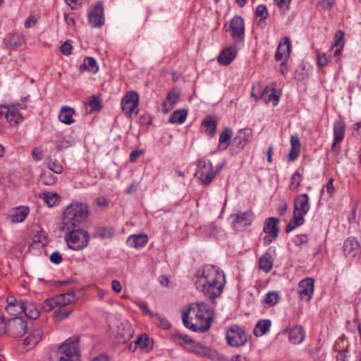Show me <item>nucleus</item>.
<instances>
[{
	"label": "nucleus",
	"mask_w": 361,
	"mask_h": 361,
	"mask_svg": "<svg viewBox=\"0 0 361 361\" xmlns=\"http://www.w3.org/2000/svg\"><path fill=\"white\" fill-rule=\"evenodd\" d=\"M153 341L151 340L147 334L140 335L135 341V346L133 349V352H135L137 348H139L146 352H149L152 349Z\"/></svg>",
	"instance_id": "5701e85b"
},
{
	"label": "nucleus",
	"mask_w": 361,
	"mask_h": 361,
	"mask_svg": "<svg viewBox=\"0 0 361 361\" xmlns=\"http://www.w3.org/2000/svg\"><path fill=\"white\" fill-rule=\"evenodd\" d=\"M133 335V331L129 323L124 322L118 326L116 338L119 342H126L131 338Z\"/></svg>",
	"instance_id": "6ab92c4d"
},
{
	"label": "nucleus",
	"mask_w": 361,
	"mask_h": 361,
	"mask_svg": "<svg viewBox=\"0 0 361 361\" xmlns=\"http://www.w3.org/2000/svg\"><path fill=\"white\" fill-rule=\"evenodd\" d=\"M114 234V231L110 227H98L94 233V237L101 238H109Z\"/></svg>",
	"instance_id": "58836bf2"
},
{
	"label": "nucleus",
	"mask_w": 361,
	"mask_h": 361,
	"mask_svg": "<svg viewBox=\"0 0 361 361\" xmlns=\"http://www.w3.org/2000/svg\"><path fill=\"white\" fill-rule=\"evenodd\" d=\"M30 209L26 206H20L15 208L13 213L9 216L11 221L13 223L23 222L25 221L28 214Z\"/></svg>",
	"instance_id": "393cba45"
},
{
	"label": "nucleus",
	"mask_w": 361,
	"mask_h": 361,
	"mask_svg": "<svg viewBox=\"0 0 361 361\" xmlns=\"http://www.w3.org/2000/svg\"><path fill=\"white\" fill-rule=\"evenodd\" d=\"M172 337L173 340L180 345H190L191 343H193V339H192L190 336L178 331L174 333L172 335Z\"/></svg>",
	"instance_id": "e433bc0d"
},
{
	"label": "nucleus",
	"mask_w": 361,
	"mask_h": 361,
	"mask_svg": "<svg viewBox=\"0 0 361 361\" xmlns=\"http://www.w3.org/2000/svg\"><path fill=\"white\" fill-rule=\"evenodd\" d=\"M233 227L235 230L240 231L251 224L254 215L252 211H246L235 214H232Z\"/></svg>",
	"instance_id": "ddd939ff"
},
{
	"label": "nucleus",
	"mask_w": 361,
	"mask_h": 361,
	"mask_svg": "<svg viewBox=\"0 0 361 361\" xmlns=\"http://www.w3.org/2000/svg\"><path fill=\"white\" fill-rule=\"evenodd\" d=\"M80 71L81 72L88 71L93 73H97L99 71V66L95 59L90 56L86 57L84 59L83 63L80 66Z\"/></svg>",
	"instance_id": "7c9ffc66"
},
{
	"label": "nucleus",
	"mask_w": 361,
	"mask_h": 361,
	"mask_svg": "<svg viewBox=\"0 0 361 361\" xmlns=\"http://www.w3.org/2000/svg\"><path fill=\"white\" fill-rule=\"evenodd\" d=\"M251 135L250 129H241L238 131L236 137L234 138V142L239 149H243L248 140Z\"/></svg>",
	"instance_id": "2f4dec72"
},
{
	"label": "nucleus",
	"mask_w": 361,
	"mask_h": 361,
	"mask_svg": "<svg viewBox=\"0 0 361 361\" xmlns=\"http://www.w3.org/2000/svg\"><path fill=\"white\" fill-rule=\"evenodd\" d=\"M179 97L178 91L175 90L170 91L162 104L163 113L168 114L177 103Z\"/></svg>",
	"instance_id": "aec40b11"
},
{
	"label": "nucleus",
	"mask_w": 361,
	"mask_h": 361,
	"mask_svg": "<svg viewBox=\"0 0 361 361\" xmlns=\"http://www.w3.org/2000/svg\"><path fill=\"white\" fill-rule=\"evenodd\" d=\"M255 16L260 18V21L267 19L268 16V12L266 6L264 4L257 6L255 10Z\"/></svg>",
	"instance_id": "8fccbe9b"
},
{
	"label": "nucleus",
	"mask_w": 361,
	"mask_h": 361,
	"mask_svg": "<svg viewBox=\"0 0 361 361\" xmlns=\"http://www.w3.org/2000/svg\"><path fill=\"white\" fill-rule=\"evenodd\" d=\"M89 216V207L82 202H71L65 209L62 219V230L82 227Z\"/></svg>",
	"instance_id": "7ed1b4c3"
},
{
	"label": "nucleus",
	"mask_w": 361,
	"mask_h": 361,
	"mask_svg": "<svg viewBox=\"0 0 361 361\" xmlns=\"http://www.w3.org/2000/svg\"><path fill=\"white\" fill-rule=\"evenodd\" d=\"M40 341L36 340L34 338L32 335H28L23 341V344L25 345L34 347Z\"/></svg>",
	"instance_id": "052dcab7"
},
{
	"label": "nucleus",
	"mask_w": 361,
	"mask_h": 361,
	"mask_svg": "<svg viewBox=\"0 0 361 361\" xmlns=\"http://www.w3.org/2000/svg\"><path fill=\"white\" fill-rule=\"evenodd\" d=\"M222 166L221 165L216 170L214 171L212 164L209 160L200 159L197 162L198 170L196 172V176H197L198 180L202 185L205 186L209 185Z\"/></svg>",
	"instance_id": "423d86ee"
},
{
	"label": "nucleus",
	"mask_w": 361,
	"mask_h": 361,
	"mask_svg": "<svg viewBox=\"0 0 361 361\" xmlns=\"http://www.w3.org/2000/svg\"><path fill=\"white\" fill-rule=\"evenodd\" d=\"M226 339L229 345L240 347L247 343V337L243 328L238 325H231L227 329Z\"/></svg>",
	"instance_id": "0eeeda50"
},
{
	"label": "nucleus",
	"mask_w": 361,
	"mask_h": 361,
	"mask_svg": "<svg viewBox=\"0 0 361 361\" xmlns=\"http://www.w3.org/2000/svg\"><path fill=\"white\" fill-rule=\"evenodd\" d=\"M343 249L345 257L351 259L358 253L360 243L355 238L349 237L344 241Z\"/></svg>",
	"instance_id": "dca6fc26"
},
{
	"label": "nucleus",
	"mask_w": 361,
	"mask_h": 361,
	"mask_svg": "<svg viewBox=\"0 0 361 361\" xmlns=\"http://www.w3.org/2000/svg\"><path fill=\"white\" fill-rule=\"evenodd\" d=\"M32 241L34 243H39L42 245L47 243V238L43 234H36L33 236Z\"/></svg>",
	"instance_id": "680f3d73"
},
{
	"label": "nucleus",
	"mask_w": 361,
	"mask_h": 361,
	"mask_svg": "<svg viewBox=\"0 0 361 361\" xmlns=\"http://www.w3.org/2000/svg\"><path fill=\"white\" fill-rule=\"evenodd\" d=\"M271 325L270 319H262L259 321L255 326L254 334L256 336H262L267 334Z\"/></svg>",
	"instance_id": "72a5a7b5"
},
{
	"label": "nucleus",
	"mask_w": 361,
	"mask_h": 361,
	"mask_svg": "<svg viewBox=\"0 0 361 361\" xmlns=\"http://www.w3.org/2000/svg\"><path fill=\"white\" fill-rule=\"evenodd\" d=\"M268 94L264 97V102L265 103H268L270 102H273L274 106H276L279 103V97L277 96L274 92V90L271 88V90H268Z\"/></svg>",
	"instance_id": "603ef678"
},
{
	"label": "nucleus",
	"mask_w": 361,
	"mask_h": 361,
	"mask_svg": "<svg viewBox=\"0 0 361 361\" xmlns=\"http://www.w3.org/2000/svg\"><path fill=\"white\" fill-rule=\"evenodd\" d=\"M72 51V45L70 43V41H66L61 46V51L66 56H68L71 54Z\"/></svg>",
	"instance_id": "bf43d9fd"
},
{
	"label": "nucleus",
	"mask_w": 361,
	"mask_h": 361,
	"mask_svg": "<svg viewBox=\"0 0 361 361\" xmlns=\"http://www.w3.org/2000/svg\"><path fill=\"white\" fill-rule=\"evenodd\" d=\"M300 149L296 147H290V152L288 153V159L290 161H293L298 158L300 154Z\"/></svg>",
	"instance_id": "0e129e2a"
},
{
	"label": "nucleus",
	"mask_w": 361,
	"mask_h": 361,
	"mask_svg": "<svg viewBox=\"0 0 361 361\" xmlns=\"http://www.w3.org/2000/svg\"><path fill=\"white\" fill-rule=\"evenodd\" d=\"M202 127L205 133L213 137L216 128V121L211 116L207 115L202 122Z\"/></svg>",
	"instance_id": "c756f323"
},
{
	"label": "nucleus",
	"mask_w": 361,
	"mask_h": 361,
	"mask_svg": "<svg viewBox=\"0 0 361 361\" xmlns=\"http://www.w3.org/2000/svg\"><path fill=\"white\" fill-rule=\"evenodd\" d=\"M336 361H348L347 350H342L336 355Z\"/></svg>",
	"instance_id": "774afa93"
},
{
	"label": "nucleus",
	"mask_w": 361,
	"mask_h": 361,
	"mask_svg": "<svg viewBox=\"0 0 361 361\" xmlns=\"http://www.w3.org/2000/svg\"><path fill=\"white\" fill-rule=\"evenodd\" d=\"M75 114L73 108L63 106L59 111L58 118L61 123L71 125L75 122V119L73 118Z\"/></svg>",
	"instance_id": "4be33fe9"
},
{
	"label": "nucleus",
	"mask_w": 361,
	"mask_h": 361,
	"mask_svg": "<svg viewBox=\"0 0 361 361\" xmlns=\"http://www.w3.org/2000/svg\"><path fill=\"white\" fill-rule=\"evenodd\" d=\"M139 94L135 91H130L121 100L122 111L128 117L131 118L133 114H138Z\"/></svg>",
	"instance_id": "6e6552de"
},
{
	"label": "nucleus",
	"mask_w": 361,
	"mask_h": 361,
	"mask_svg": "<svg viewBox=\"0 0 361 361\" xmlns=\"http://www.w3.org/2000/svg\"><path fill=\"white\" fill-rule=\"evenodd\" d=\"M62 231L65 232V240L70 249L78 251L83 250L88 245L90 235L82 227Z\"/></svg>",
	"instance_id": "20e7f679"
},
{
	"label": "nucleus",
	"mask_w": 361,
	"mask_h": 361,
	"mask_svg": "<svg viewBox=\"0 0 361 361\" xmlns=\"http://www.w3.org/2000/svg\"><path fill=\"white\" fill-rule=\"evenodd\" d=\"M47 164H48V168L51 172L53 171L55 173H59V174L62 173L63 166L59 162L51 161Z\"/></svg>",
	"instance_id": "4d7b16f0"
},
{
	"label": "nucleus",
	"mask_w": 361,
	"mask_h": 361,
	"mask_svg": "<svg viewBox=\"0 0 361 361\" xmlns=\"http://www.w3.org/2000/svg\"><path fill=\"white\" fill-rule=\"evenodd\" d=\"M41 197L49 207H54L60 202V198L56 193L45 192L41 195Z\"/></svg>",
	"instance_id": "4c0bfd02"
},
{
	"label": "nucleus",
	"mask_w": 361,
	"mask_h": 361,
	"mask_svg": "<svg viewBox=\"0 0 361 361\" xmlns=\"http://www.w3.org/2000/svg\"><path fill=\"white\" fill-rule=\"evenodd\" d=\"M49 259L52 263L56 264L61 263L62 261V257L61 254L58 252H54L51 253Z\"/></svg>",
	"instance_id": "69168bd1"
},
{
	"label": "nucleus",
	"mask_w": 361,
	"mask_h": 361,
	"mask_svg": "<svg viewBox=\"0 0 361 361\" xmlns=\"http://www.w3.org/2000/svg\"><path fill=\"white\" fill-rule=\"evenodd\" d=\"M6 311L11 315L16 316L23 312L22 305H16L14 306L7 305Z\"/></svg>",
	"instance_id": "864d4df0"
},
{
	"label": "nucleus",
	"mask_w": 361,
	"mask_h": 361,
	"mask_svg": "<svg viewBox=\"0 0 361 361\" xmlns=\"http://www.w3.org/2000/svg\"><path fill=\"white\" fill-rule=\"evenodd\" d=\"M62 308L63 307L59 308V310L54 312L55 318L57 321H62L68 317L72 312V310H65Z\"/></svg>",
	"instance_id": "6e6d98bb"
},
{
	"label": "nucleus",
	"mask_w": 361,
	"mask_h": 361,
	"mask_svg": "<svg viewBox=\"0 0 361 361\" xmlns=\"http://www.w3.org/2000/svg\"><path fill=\"white\" fill-rule=\"evenodd\" d=\"M56 305L59 308L63 307L75 300V291L69 290L55 297Z\"/></svg>",
	"instance_id": "c85d7f7f"
},
{
	"label": "nucleus",
	"mask_w": 361,
	"mask_h": 361,
	"mask_svg": "<svg viewBox=\"0 0 361 361\" xmlns=\"http://www.w3.org/2000/svg\"><path fill=\"white\" fill-rule=\"evenodd\" d=\"M305 333L302 326L296 325L289 331V341L293 344H299L305 339Z\"/></svg>",
	"instance_id": "b1692460"
},
{
	"label": "nucleus",
	"mask_w": 361,
	"mask_h": 361,
	"mask_svg": "<svg viewBox=\"0 0 361 361\" xmlns=\"http://www.w3.org/2000/svg\"><path fill=\"white\" fill-rule=\"evenodd\" d=\"M154 317L156 318V323L164 329H169L171 327L169 322L159 314H155Z\"/></svg>",
	"instance_id": "3c124183"
},
{
	"label": "nucleus",
	"mask_w": 361,
	"mask_h": 361,
	"mask_svg": "<svg viewBox=\"0 0 361 361\" xmlns=\"http://www.w3.org/2000/svg\"><path fill=\"white\" fill-rule=\"evenodd\" d=\"M3 116L11 126H16L23 120V116L16 105L0 106V117Z\"/></svg>",
	"instance_id": "9d476101"
},
{
	"label": "nucleus",
	"mask_w": 361,
	"mask_h": 361,
	"mask_svg": "<svg viewBox=\"0 0 361 361\" xmlns=\"http://www.w3.org/2000/svg\"><path fill=\"white\" fill-rule=\"evenodd\" d=\"M80 338L74 336L68 338L59 348L57 361H77L80 358L78 343Z\"/></svg>",
	"instance_id": "39448f33"
},
{
	"label": "nucleus",
	"mask_w": 361,
	"mask_h": 361,
	"mask_svg": "<svg viewBox=\"0 0 361 361\" xmlns=\"http://www.w3.org/2000/svg\"><path fill=\"white\" fill-rule=\"evenodd\" d=\"M302 180V175L298 171H295L290 178V189L293 190L300 187Z\"/></svg>",
	"instance_id": "de8ad7c7"
},
{
	"label": "nucleus",
	"mask_w": 361,
	"mask_h": 361,
	"mask_svg": "<svg viewBox=\"0 0 361 361\" xmlns=\"http://www.w3.org/2000/svg\"><path fill=\"white\" fill-rule=\"evenodd\" d=\"M56 180L57 178L50 171L43 172L40 176L41 183L46 185H54Z\"/></svg>",
	"instance_id": "a19ab883"
},
{
	"label": "nucleus",
	"mask_w": 361,
	"mask_h": 361,
	"mask_svg": "<svg viewBox=\"0 0 361 361\" xmlns=\"http://www.w3.org/2000/svg\"><path fill=\"white\" fill-rule=\"evenodd\" d=\"M279 300V295L277 291H271L266 294L264 302L269 307L275 305Z\"/></svg>",
	"instance_id": "a18cd8bd"
},
{
	"label": "nucleus",
	"mask_w": 361,
	"mask_h": 361,
	"mask_svg": "<svg viewBox=\"0 0 361 361\" xmlns=\"http://www.w3.org/2000/svg\"><path fill=\"white\" fill-rule=\"evenodd\" d=\"M259 267L260 269L266 273L270 271L273 267V263L267 255H264L259 258Z\"/></svg>",
	"instance_id": "37998d69"
},
{
	"label": "nucleus",
	"mask_w": 361,
	"mask_h": 361,
	"mask_svg": "<svg viewBox=\"0 0 361 361\" xmlns=\"http://www.w3.org/2000/svg\"><path fill=\"white\" fill-rule=\"evenodd\" d=\"M8 333L14 337H21L27 331L28 323L22 317H16L7 322Z\"/></svg>",
	"instance_id": "1a4fd4ad"
},
{
	"label": "nucleus",
	"mask_w": 361,
	"mask_h": 361,
	"mask_svg": "<svg viewBox=\"0 0 361 361\" xmlns=\"http://www.w3.org/2000/svg\"><path fill=\"white\" fill-rule=\"evenodd\" d=\"M329 59L324 53H317V64L319 67H324L327 65Z\"/></svg>",
	"instance_id": "13d9d810"
},
{
	"label": "nucleus",
	"mask_w": 361,
	"mask_h": 361,
	"mask_svg": "<svg viewBox=\"0 0 361 361\" xmlns=\"http://www.w3.org/2000/svg\"><path fill=\"white\" fill-rule=\"evenodd\" d=\"M314 281L312 278H307L300 281L298 293L300 299L310 301L314 293Z\"/></svg>",
	"instance_id": "4468645a"
},
{
	"label": "nucleus",
	"mask_w": 361,
	"mask_h": 361,
	"mask_svg": "<svg viewBox=\"0 0 361 361\" xmlns=\"http://www.w3.org/2000/svg\"><path fill=\"white\" fill-rule=\"evenodd\" d=\"M271 90V87H268L267 85L264 86L259 82L255 83L252 85L251 95L256 100L264 99V97L268 94L269 92Z\"/></svg>",
	"instance_id": "cd10ccee"
},
{
	"label": "nucleus",
	"mask_w": 361,
	"mask_h": 361,
	"mask_svg": "<svg viewBox=\"0 0 361 361\" xmlns=\"http://www.w3.org/2000/svg\"><path fill=\"white\" fill-rule=\"evenodd\" d=\"M305 222V219L299 217L293 214V219L289 221L286 227V232L289 233L296 228L297 227L302 225Z\"/></svg>",
	"instance_id": "79ce46f5"
},
{
	"label": "nucleus",
	"mask_w": 361,
	"mask_h": 361,
	"mask_svg": "<svg viewBox=\"0 0 361 361\" xmlns=\"http://www.w3.org/2000/svg\"><path fill=\"white\" fill-rule=\"evenodd\" d=\"M138 306L145 314L154 317L155 314L149 310L147 303H139Z\"/></svg>",
	"instance_id": "338daca9"
},
{
	"label": "nucleus",
	"mask_w": 361,
	"mask_h": 361,
	"mask_svg": "<svg viewBox=\"0 0 361 361\" xmlns=\"http://www.w3.org/2000/svg\"><path fill=\"white\" fill-rule=\"evenodd\" d=\"M231 35L235 42H243L245 39V27L243 18L239 16L233 18L230 23Z\"/></svg>",
	"instance_id": "9b49d317"
},
{
	"label": "nucleus",
	"mask_w": 361,
	"mask_h": 361,
	"mask_svg": "<svg viewBox=\"0 0 361 361\" xmlns=\"http://www.w3.org/2000/svg\"><path fill=\"white\" fill-rule=\"evenodd\" d=\"M88 105L91 108L90 111H97L102 108V103L99 98L95 95H92L88 102Z\"/></svg>",
	"instance_id": "09e8293b"
},
{
	"label": "nucleus",
	"mask_w": 361,
	"mask_h": 361,
	"mask_svg": "<svg viewBox=\"0 0 361 361\" xmlns=\"http://www.w3.org/2000/svg\"><path fill=\"white\" fill-rule=\"evenodd\" d=\"M291 51V44L290 40L288 37H284L283 43L280 42L276 54H275V59L276 61H288L290 53Z\"/></svg>",
	"instance_id": "f3484780"
},
{
	"label": "nucleus",
	"mask_w": 361,
	"mask_h": 361,
	"mask_svg": "<svg viewBox=\"0 0 361 361\" xmlns=\"http://www.w3.org/2000/svg\"><path fill=\"white\" fill-rule=\"evenodd\" d=\"M23 42V37L17 34H11L8 35L7 44L13 47H18L22 45Z\"/></svg>",
	"instance_id": "49530a36"
},
{
	"label": "nucleus",
	"mask_w": 361,
	"mask_h": 361,
	"mask_svg": "<svg viewBox=\"0 0 361 361\" xmlns=\"http://www.w3.org/2000/svg\"><path fill=\"white\" fill-rule=\"evenodd\" d=\"M279 223V220L276 217L267 218L264 223L263 231L265 233H271L274 238H277L280 230Z\"/></svg>",
	"instance_id": "a211bd4d"
},
{
	"label": "nucleus",
	"mask_w": 361,
	"mask_h": 361,
	"mask_svg": "<svg viewBox=\"0 0 361 361\" xmlns=\"http://www.w3.org/2000/svg\"><path fill=\"white\" fill-rule=\"evenodd\" d=\"M56 307L57 305L55 298H49L42 304V308L45 312H50Z\"/></svg>",
	"instance_id": "5fc2aeb1"
},
{
	"label": "nucleus",
	"mask_w": 361,
	"mask_h": 361,
	"mask_svg": "<svg viewBox=\"0 0 361 361\" xmlns=\"http://www.w3.org/2000/svg\"><path fill=\"white\" fill-rule=\"evenodd\" d=\"M148 241L146 234L132 235L128 238L127 243L133 247L140 248L145 247Z\"/></svg>",
	"instance_id": "bb28decb"
},
{
	"label": "nucleus",
	"mask_w": 361,
	"mask_h": 361,
	"mask_svg": "<svg viewBox=\"0 0 361 361\" xmlns=\"http://www.w3.org/2000/svg\"><path fill=\"white\" fill-rule=\"evenodd\" d=\"M88 18L92 27H101L104 24V7L101 1H98L89 11Z\"/></svg>",
	"instance_id": "f8f14e48"
},
{
	"label": "nucleus",
	"mask_w": 361,
	"mask_h": 361,
	"mask_svg": "<svg viewBox=\"0 0 361 361\" xmlns=\"http://www.w3.org/2000/svg\"><path fill=\"white\" fill-rule=\"evenodd\" d=\"M344 44V32L338 30L334 34L331 49L334 50L335 47H343Z\"/></svg>",
	"instance_id": "c03bdc74"
},
{
	"label": "nucleus",
	"mask_w": 361,
	"mask_h": 361,
	"mask_svg": "<svg viewBox=\"0 0 361 361\" xmlns=\"http://www.w3.org/2000/svg\"><path fill=\"white\" fill-rule=\"evenodd\" d=\"M237 51L235 45L224 49L218 56V61L223 65H228L236 56Z\"/></svg>",
	"instance_id": "412c9836"
},
{
	"label": "nucleus",
	"mask_w": 361,
	"mask_h": 361,
	"mask_svg": "<svg viewBox=\"0 0 361 361\" xmlns=\"http://www.w3.org/2000/svg\"><path fill=\"white\" fill-rule=\"evenodd\" d=\"M309 209V197L307 194H302L295 197L294 200V215L304 218Z\"/></svg>",
	"instance_id": "2eb2a0df"
},
{
	"label": "nucleus",
	"mask_w": 361,
	"mask_h": 361,
	"mask_svg": "<svg viewBox=\"0 0 361 361\" xmlns=\"http://www.w3.org/2000/svg\"><path fill=\"white\" fill-rule=\"evenodd\" d=\"M188 111L186 109H177L170 116L169 121L171 123L183 124L187 118Z\"/></svg>",
	"instance_id": "f704fd0d"
},
{
	"label": "nucleus",
	"mask_w": 361,
	"mask_h": 361,
	"mask_svg": "<svg viewBox=\"0 0 361 361\" xmlns=\"http://www.w3.org/2000/svg\"><path fill=\"white\" fill-rule=\"evenodd\" d=\"M195 282L198 291L207 299L214 300L219 297L224 289L226 277L223 271L216 267L207 264L199 270Z\"/></svg>",
	"instance_id": "f257e3e1"
},
{
	"label": "nucleus",
	"mask_w": 361,
	"mask_h": 361,
	"mask_svg": "<svg viewBox=\"0 0 361 361\" xmlns=\"http://www.w3.org/2000/svg\"><path fill=\"white\" fill-rule=\"evenodd\" d=\"M31 154L33 159L37 161H41L43 158L42 150L39 148H34Z\"/></svg>",
	"instance_id": "e2e57ef3"
},
{
	"label": "nucleus",
	"mask_w": 361,
	"mask_h": 361,
	"mask_svg": "<svg viewBox=\"0 0 361 361\" xmlns=\"http://www.w3.org/2000/svg\"><path fill=\"white\" fill-rule=\"evenodd\" d=\"M185 348L188 350L197 355H207V348L194 340L193 343H191L188 347Z\"/></svg>",
	"instance_id": "ea45409f"
},
{
	"label": "nucleus",
	"mask_w": 361,
	"mask_h": 361,
	"mask_svg": "<svg viewBox=\"0 0 361 361\" xmlns=\"http://www.w3.org/2000/svg\"><path fill=\"white\" fill-rule=\"evenodd\" d=\"M23 312L31 320L37 319L39 316V311L37 305L28 301L22 302Z\"/></svg>",
	"instance_id": "a878e982"
},
{
	"label": "nucleus",
	"mask_w": 361,
	"mask_h": 361,
	"mask_svg": "<svg viewBox=\"0 0 361 361\" xmlns=\"http://www.w3.org/2000/svg\"><path fill=\"white\" fill-rule=\"evenodd\" d=\"M184 326L194 332L207 331L213 322L214 313L209 305L204 302H194L189 305L182 314Z\"/></svg>",
	"instance_id": "f03ea898"
},
{
	"label": "nucleus",
	"mask_w": 361,
	"mask_h": 361,
	"mask_svg": "<svg viewBox=\"0 0 361 361\" xmlns=\"http://www.w3.org/2000/svg\"><path fill=\"white\" fill-rule=\"evenodd\" d=\"M232 130L229 128H225L219 135V149H225L228 146V142L232 137Z\"/></svg>",
	"instance_id": "c9c22d12"
},
{
	"label": "nucleus",
	"mask_w": 361,
	"mask_h": 361,
	"mask_svg": "<svg viewBox=\"0 0 361 361\" xmlns=\"http://www.w3.org/2000/svg\"><path fill=\"white\" fill-rule=\"evenodd\" d=\"M345 124L341 119L335 121L334 123V139L342 141L345 136Z\"/></svg>",
	"instance_id": "473e14b6"
}]
</instances>
